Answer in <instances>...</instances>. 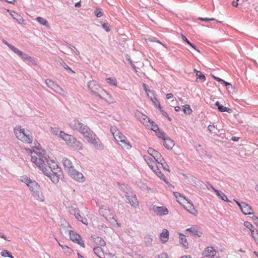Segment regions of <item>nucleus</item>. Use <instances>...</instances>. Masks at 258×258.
Masks as SVG:
<instances>
[{"label": "nucleus", "mask_w": 258, "mask_h": 258, "mask_svg": "<svg viewBox=\"0 0 258 258\" xmlns=\"http://www.w3.org/2000/svg\"><path fill=\"white\" fill-rule=\"evenodd\" d=\"M1 255L4 257H9L10 258H12L13 256L12 255L11 253L8 251V250H3L1 252Z\"/></svg>", "instance_id": "37998d69"}, {"label": "nucleus", "mask_w": 258, "mask_h": 258, "mask_svg": "<svg viewBox=\"0 0 258 258\" xmlns=\"http://www.w3.org/2000/svg\"><path fill=\"white\" fill-rule=\"evenodd\" d=\"M186 231L189 232L192 235H196L200 237L202 235V232L198 230L196 225H193L190 228L186 229Z\"/></svg>", "instance_id": "6ab92c4d"}, {"label": "nucleus", "mask_w": 258, "mask_h": 258, "mask_svg": "<svg viewBox=\"0 0 258 258\" xmlns=\"http://www.w3.org/2000/svg\"><path fill=\"white\" fill-rule=\"evenodd\" d=\"M143 87L145 90V91L146 92V93H147V96H148V97H150V95H149V93H151L152 95H154L153 94V93L152 91H151L149 88H148V86H147V85H146V84H143Z\"/></svg>", "instance_id": "603ef678"}, {"label": "nucleus", "mask_w": 258, "mask_h": 258, "mask_svg": "<svg viewBox=\"0 0 258 258\" xmlns=\"http://www.w3.org/2000/svg\"><path fill=\"white\" fill-rule=\"evenodd\" d=\"M45 84L47 86L51 89L54 87L56 83H55L53 81L51 80L50 79H46L45 80Z\"/></svg>", "instance_id": "09e8293b"}, {"label": "nucleus", "mask_w": 258, "mask_h": 258, "mask_svg": "<svg viewBox=\"0 0 258 258\" xmlns=\"http://www.w3.org/2000/svg\"><path fill=\"white\" fill-rule=\"evenodd\" d=\"M80 212V210L78 208L72 207L70 209V213L71 214L73 215L76 217L78 215V213Z\"/></svg>", "instance_id": "ea45409f"}, {"label": "nucleus", "mask_w": 258, "mask_h": 258, "mask_svg": "<svg viewBox=\"0 0 258 258\" xmlns=\"http://www.w3.org/2000/svg\"><path fill=\"white\" fill-rule=\"evenodd\" d=\"M106 82L109 83L110 85H112L113 86H117V81L114 78L109 77L106 79Z\"/></svg>", "instance_id": "e433bc0d"}, {"label": "nucleus", "mask_w": 258, "mask_h": 258, "mask_svg": "<svg viewBox=\"0 0 258 258\" xmlns=\"http://www.w3.org/2000/svg\"><path fill=\"white\" fill-rule=\"evenodd\" d=\"M158 138L162 139L163 140L164 138H165L166 137L165 136V133L161 130L158 129L157 131L155 132Z\"/></svg>", "instance_id": "4c0bfd02"}, {"label": "nucleus", "mask_w": 258, "mask_h": 258, "mask_svg": "<svg viewBox=\"0 0 258 258\" xmlns=\"http://www.w3.org/2000/svg\"><path fill=\"white\" fill-rule=\"evenodd\" d=\"M144 116L145 117H146L148 120V121L150 123V124L151 126V130L153 131L154 132H156L158 129H159L158 126L155 122H154L153 121L151 120L150 119V118L149 117H148L147 116L144 115Z\"/></svg>", "instance_id": "7c9ffc66"}, {"label": "nucleus", "mask_w": 258, "mask_h": 258, "mask_svg": "<svg viewBox=\"0 0 258 258\" xmlns=\"http://www.w3.org/2000/svg\"><path fill=\"white\" fill-rule=\"evenodd\" d=\"M94 14L97 18H100L103 16V13L101 9H96L94 11Z\"/></svg>", "instance_id": "5fc2aeb1"}, {"label": "nucleus", "mask_w": 258, "mask_h": 258, "mask_svg": "<svg viewBox=\"0 0 258 258\" xmlns=\"http://www.w3.org/2000/svg\"><path fill=\"white\" fill-rule=\"evenodd\" d=\"M149 41H151V42H157L158 43H159V44H161L165 48H167L166 46L164 44L162 43L160 40H158L157 38H156L155 37H153L152 38H150L149 39Z\"/></svg>", "instance_id": "bf43d9fd"}, {"label": "nucleus", "mask_w": 258, "mask_h": 258, "mask_svg": "<svg viewBox=\"0 0 258 258\" xmlns=\"http://www.w3.org/2000/svg\"><path fill=\"white\" fill-rule=\"evenodd\" d=\"M158 164H160L162 165V168L166 171L168 172H170V169L169 168V166L167 162H165L164 159H163V161H162L161 162H159Z\"/></svg>", "instance_id": "de8ad7c7"}, {"label": "nucleus", "mask_w": 258, "mask_h": 258, "mask_svg": "<svg viewBox=\"0 0 258 258\" xmlns=\"http://www.w3.org/2000/svg\"><path fill=\"white\" fill-rule=\"evenodd\" d=\"M150 100L154 103V105L157 106H159V104H160L157 98L156 97H150Z\"/></svg>", "instance_id": "052dcab7"}, {"label": "nucleus", "mask_w": 258, "mask_h": 258, "mask_svg": "<svg viewBox=\"0 0 258 258\" xmlns=\"http://www.w3.org/2000/svg\"><path fill=\"white\" fill-rule=\"evenodd\" d=\"M45 162H46L47 164H49V161L47 160L45 156H44L43 157H39V158H38L37 162H36L35 164L40 169L41 168L44 166Z\"/></svg>", "instance_id": "412c9836"}, {"label": "nucleus", "mask_w": 258, "mask_h": 258, "mask_svg": "<svg viewBox=\"0 0 258 258\" xmlns=\"http://www.w3.org/2000/svg\"><path fill=\"white\" fill-rule=\"evenodd\" d=\"M53 167L49 166V168H51V171L52 172L50 175H48V177L51 179V181L56 184L58 182L60 176L62 175V172L60 168L55 164L53 165Z\"/></svg>", "instance_id": "423d86ee"}, {"label": "nucleus", "mask_w": 258, "mask_h": 258, "mask_svg": "<svg viewBox=\"0 0 258 258\" xmlns=\"http://www.w3.org/2000/svg\"><path fill=\"white\" fill-rule=\"evenodd\" d=\"M117 137L118 138V141H119L120 142H124V140L126 138L125 136H124L120 132L118 133V135H117Z\"/></svg>", "instance_id": "4d7b16f0"}, {"label": "nucleus", "mask_w": 258, "mask_h": 258, "mask_svg": "<svg viewBox=\"0 0 258 258\" xmlns=\"http://www.w3.org/2000/svg\"><path fill=\"white\" fill-rule=\"evenodd\" d=\"M96 135V134L90 128H89L82 136L88 141Z\"/></svg>", "instance_id": "5701e85b"}, {"label": "nucleus", "mask_w": 258, "mask_h": 258, "mask_svg": "<svg viewBox=\"0 0 258 258\" xmlns=\"http://www.w3.org/2000/svg\"><path fill=\"white\" fill-rule=\"evenodd\" d=\"M17 55L23 60L27 61L29 65L33 66H36L37 65L36 61L32 57L23 52L20 50L19 51Z\"/></svg>", "instance_id": "6e6552de"}, {"label": "nucleus", "mask_w": 258, "mask_h": 258, "mask_svg": "<svg viewBox=\"0 0 258 258\" xmlns=\"http://www.w3.org/2000/svg\"><path fill=\"white\" fill-rule=\"evenodd\" d=\"M214 78L216 81L220 82L223 86L226 87V81L217 77H214Z\"/></svg>", "instance_id": "0e129e2a"}, {"label": "nucleus", "mask_w": 258, "mask_h": 258, "mask_svg": "<svg viewBox=\"0 0 258 258\" xmlns=\"http://www.w3.org/2000/svg\"><path fill=\"white\" fill-rule=\"evenodd\" d=\"M242 212L245 215H251L253 214L252 208L246 203H244L241 208Z\"/></svg>", "instance_id": "4be33fe9"}, {"label": "nucleus", "mask_w": 258, "mask_h": 258, "mask_svg": "<svg viewBox=\"0 0 258 258\" xmlns=\"http://www.w3.org/2000/svg\"><path fill=\"white\" fill-rule=\"evenodd\" d=\"M28 186L31 191L32 196L38 200L40 201H44V197L42 195L41 188L38 183L34 180L28 184Z\"/></svg>", "instance_id": "7ed1b4c3"}, {"label": "nucleus", "mask_w": 258, "mask_h": 258, "mask_svg": "<svg viewBox=\"0 0 258 258\" xmlns=\"http://www.w3.org/2000/svg\"><path fill=\"white\" fill-rule=\"evenodd\" d=\"M216 250L212 246H209L205 249L203 252V255L206 257H213L216 255Z\"/></svg>", "instance_id": "4468645a"}, {"label": "nucleus", "mask_w": 258, "mask_h": 258, "mask_svg": "<svg viewBox=\"0 0 258 258\" xmlns=\"http://www.w3.org/2000/svg\"><path fill=\"white\" fill-rule=\"evenodd\" d=\"M36 21L40 24H41V25H43V26H45L46 27H47L48 26L49 24H48V23L47 22V21L41 17H38L36 18Z\"/></svg>", "instance_id": "72a5a7b5"}, {"label": "nucleus", "mask_w": 258, "mask_h": 258, "mask_svg": "<svg viewBox=\"0 0 258 258\" xmlns=\"http://www.w3.org/2000/svg\"><path fill=\"white\" fill-rule=\"evenodd\" d=\"M61 66L67 71L68 73L75 74V72L70 67H69L66 62H63L61 63Z\"/></svg>", "instance_id": "a18cd8bd"}, {"label": "nucleus", "mask_w": 258, "mask_h": 258, "mask_svg": "<svg viewBox=\"0 0 258 258\" xmlns=\"http://www.w3.org/2000/svg\"><path fill=\"white\" fill-rule=\"evenodd\" d=\"M108 24L107 23H101V25H102V28L106 31V32H109L110 31V28H109V27L107 26Z\"/></svg>", "instance_id": "774afa93"}, {"label": "nucleus", "mask_w": 258, "mask_h": 258, "mask_svg": "<svg viewBox=\"0 0 258 258\" xmlns=\"http://www.w3.org/2000/svg\"><path fill=\"white\" fill-rule=\"evenodd\" d=\"M226 86L227 90L229 92V93L233 94V93L236 92V88L233 87L230 83H229L227 82Z\"/></svg>", "instance_id": "58836bf2"}, {"label": "nucleus", "mask_w": 258, "mask_h": 258, "mask_svg": "<svg viewBox=\"0 0 258 258\" xmlns=\"http://www.w3.org/2000/svg\"><path fill=\"white\" fill-rule=\"evenodd\" d=\"M69 174L72 178L78 182H83L85 181V178L83 174L75 169L72 170Z\"/></svg>", "instance_id": "9b49d317"}, {"label": "nucleus", "mask_w": 258, "mask_h": 258, "mask_svg": "<svg viewBox=\"0 0 258 258\" xmlns=\"http://www.w3.org/2000/svg\"><path fill=\"white\" fill-rule=\"evenodd\" d=\"M69 125L73 131L78 132L82 135L90 128L88 126L84 124L77 119H74L71 121Z\"/></svg>", "instance_id": "20e7f679"}, {"label": "nucleus", "mask_w": 258, "mask_h": 258, "mask_svg": "<svg viewBox=\"0 0 258 258\" xmlns=\"http://www.w3.org/2000/svg\"><path fill=\"white\" fill-rule=\"evenodd\" d=\"M75 218L77 219L78 221L82 222L84 225H88V222L87 219L85 217H84L83 214H81L80 212L78 213V215H77L75 217Z\"/></svg>", "instance_id": "cd10ccee"}, {"label": "nucleus", "mask_w": 258, "mask_h": 258, "mask_svg": "<svg viewBox=\"0 0 258 258\" xmlns=\"http://www.w3.org/2000/svg\"><path fill=\"white\" fill-rule=\"evenodd\" d=\"M169 232L166 229H164L160 234V240L163 243L167 242L168 240Z\"/></svg>", "instance_id": "393cba45"}, {"label": "nucleus", "mask_w": 258, "mask_h": 258, "mask_svg": "<svg viewBox=\"0 0 258 258\" xmlns=\"http://www.w3.org/2000/svg\"><path fill=\"white\" fill-rule=\"evenodd\" d=\"M227 112H228L229 113H232L233 116L234 117H236V116L237 115H238V114L237 113V111L235 109H231V108H227Z\"/></svg>", "instance_id": "6e6d98bb"}, {"label": "nucleus", "mask_w": 258, "mask_h": 258, "mask_svg": "<svg viewBox=\"0 0 258 258\" xmlns=\"http://www.w3.org/2000/svg\"><path fill=\"white\" fill-rule=\"evenodd\" d=\"M93 251L99 257L101 255V253L103 252V249L100 246H96L94 247Z\"/></svg>", "instance_id": "79ce46f5"}, {"label": "nucleus", "mask_w": 258, "mask_h": 258, "mask_svg": "<svg viewBox=\"0 0 258 258\" xmlns=\"http://www.w3.org/2000/svg\"><path fill=\"white\" fill-rule=\"evenodd\" d=\"M71 147L74 150H81L83 149V145L82 143L78 141L77 138L74 137Z\"/></svg>", "instance_id": "a211bd4d"}, {"label": "nucleus", "mask_w": 258, "mask_h": 258, "mask_svg": "<svg viewBox=\"0 0 258 258\" xmlns=\"http://www.w3.org/2000/svg\"><path fill=\"white\" fill-rule=\"evenodd\" d=\"M14 132L17 139L22 142L27 144H31L32 142L33 137L29 134V130L25 131L20 125H17L14 128Z\"/></svg>", "instance_id": "f257e3e1"}, {"label": "nucleus", "mask_w": 258, "mask_h": 258, "mask_svg": "<svg viewBox=\"0 0 258 258\" xmlns=\"http://www.w3.org/2000/svg\"><path fill=\"white\" fill-rule=\"evenodd\" d=\"M62 161L64 166V169L68 172V173H70L72 170L75 169L72 162L70 159L64 158H63Z\"/></svg>", "instance_id": "dca6fc26"}, {"label": "nucleus", "mask_w": 258, "mask_h": 258, "mask_svg": "<svg viewBox=\"0 0 258 258\" xmlns=\"http://www.w3.org/2000/svg\"><path fill=\"white\" fill-rule=\"evenodd\" d=\"M199 20H201L202 21H216V20L215 18H208L207 17H199L198 18Z\"/></svg>", "instance_id": "13d9d810"}, {"label": "nucleus", "mask_w": 258, "mask_h": 258, "mask_svg": "<svg viewBox=\"0 0 258 258\" xmlns=\"http://www.w3.org/2000/svg\"><path fill=\"white\" fill-rule=\"evenodd\" d=\"M52 89L56 93L59 94H61V93L64 91L63 89L56 84L55 85L54 87Z\"/></svg>", "instance_id": "8fccbe9b"}, {"label": "nucleus", "mask_w": 258, "mask_h": 258, "mask_svg": "<svg viewBox=\"0 0 258 258\" xmlns=\"http://www.w3.org/2000/svg\"><path fill=\"white\" fill-rule=\"evenodd\" d=\"M125 197L128 203L134 208L139 207V203L136 194L133 191L125 192Z\"/></svg>", "instance_id": "0eeeda50"}, {"label": "nucleus", "mask_w": 258, "mask_h": 258, "mask_svg": "<svg viewBox=\"0 0 258 258\" xmlns=\"http://www.w3.org/2000/svg\"><path fill=\"white\" fill-rule=\"evenodd\" d=\"M244 225L248 229H249L252 234V231H256L257 229L254 228L253 226L249 222L246 221L244 223Z\"/></svg>", "instance_id": "a19ab883"}, {"label": "nucleus", "mask_w": 258, "mask_h": 258, "mask_svg": "<svg viewBox=\"0 0 258 258\" xmlns=\"http://www.w3.org/2000/svg\"><path fill=\"white\" fill-rule=\"evenodd\" d=\"M88 87L89 89L92 92L95 96L101 98L100 94H99V91L101 90L102 94H106L108 95L107 92L102 89L98 83L94 80L90 81L88 83Z\"/></svg>", "instance_id": "39448f33"}, {"label": "nucleus", "mask_w": 258, "mask_h": 258, "mask_svg": "<svg viewBox=\"0 0 258 258\" xmlns=\"http://www.w3.org/2000/svg\"><path fill=\"white\" fill-rule=\"evenodd\" d=\"M153 210L157 215L161 216L168 214L169 211L166 207L164 206H156L153 207Z\"/></svg>", "instance_id": "f8f14e48"}, {"label": "nucleus", "mask_w": 258, "mask_h": 258, "mask_svg": "<svg viewBox=\"0 0 258 258\" xmlns=\"http://www.w3.org/2000/svg\"><path fill=\"white\" fill-rule=\"evenodd\" d=\"M179 238L180 240V242L182 244L183 246L185 248H188V244L187 242V239L185 237V236L183 234L179 233Z\"/></svg>", "instance_id": "bb28decb"}, {"label": "nucleus", "mask_w": 258, "mask_h": 258, "mask_svg": "<svg viewBox=\"0 0 258 258\" xmlns=\"http://www.w3.org/2000/svg\"><path fill=\"white\" fill-rule=\"evenodd\" d=\"M50 170L46 168V167L44 166L42 168L40 169V170L42 171V172L44 173V174L46 175L48 177V175H50L51 173V168H49Z\"/></svg>", "instance_id": "3c124183"}, {"label": "nucleus", "mask_w": 258, "mask_h": 258, "mask_svg": "<svg viewBox=\"0 0 258 258\" xmlns=\"http://www.w3.org/2000/svg\"><path fill=\"white\" fill-rule=\"evenodd\" d=\"M59 137L62 139L68 146H71L74 137L72 135L66 134L63 131H60L59 134Z\"/></svg>", "instance_id": "ddd939ff"}, {"label": "nucleus", "mask_w": 258, "mask_h": 258, "mask_svg": "<svg viewBox=\"0 0 258 258\" xmlns=\"http://www.w3.org/2000/svg\"><path fill=\"white\" fill-rule=\"evenodd\" d=\"M182 110L185 114H190L192 111L190 106L188 104L183 105L182 106Z\"/></svg>", "instance_id": "f704fd0d"}, {"label": "nucleus", "mask_w": 258, "mask_h": 258, "mask_svg": "<svg viewBox=\"0 0 258 258\" xmlns=\"http://www.w3.org/2000/svg\"><path fill=\"white\" fill-rule=\"evenodd\" d=\"M157 108L159 109V111L164 116H167V113L162 109V107L160 104H159V106H158Z\"/></svg>", "instance_id": "69168bd1"}, {"label": "nucleus", "mask_w": 258, "mask_h": 258, "mask_svg": "<svg viewBox=\"0 0 258 258\" xmlns=\"http://www.w3.org/2000/svg\"><path fill=\"white\" fill-rule=\"evenodd\" d=\"M143 158L150 169L160 178V179L164 181L166 184H169V182L167 180L166 177L162 174L153 160L146 155H144Z\"/></svg>", "instance_id": "f03ea898"}, {"label": "nucleus", "mask_w": 258, "mask_h": 258, "mask_svg": "<svg viewBox=\"0 0 258 258\" xmlns=\"http://www.w3.org/2000/svg\"><path fill=\"white\" fill-rule=\"evenodd\" d=\"M188 204H189L190 206L188 209H186V210L190 213L197 215L198 214L197 211L194 208V205L192 203L188 202Z\"/></svg>", "instance_id": "c9c22d12"}, {"label": "nucleus", "mask_w": 258, "mask_h": 258, "mask_svg": "<svg viewBox=\"0 0 258 258\" xmlns=\"http://www.w3.org/2000/svg\"><path fill=\"white\" fill-rule=\"evenodd\" d=\"M96 135V134L90 128H89L82 136L88 141Z\"/></svg>", "instance_id": "b1692460"}, {"label": "nucleus", "mask_w": 258, "mask_h": 258, "mask_svg": "<svg viewBox=\"0 0 258 258\" xmlns=\"http://www.w3.org/2000/svg\"><path fill=\"white\" fill-rule=\"evenodd\" d=\"M194 72L196 73V76L197 77L196 80L197 82H204L205 81H206L205 76L201 71H198L196 69H194Z\"/></svg>", "instance_id": "a878e982"}, {"label": "nucleus", "mask_w": 258, "mask_h": 258, "mask_svg": "<svg viewBox=\"0 0 258 258\" xmlns=\"http://www.w3.org/2000/svg\"><path fill=\"white\" fill-rule=\"evenodd\" d=\"M2 42L4 44L8 46V47L16 54H17L20 50L18 48L12 45L5 39H3Z\"/></svg>", "instance_id": "c85d7f7f"}, {"label": "nucleus", "mask_w": 258, "mask_h": 258, "mask_svg": "<svg viewBox=\"0 0 258 258\" xmlns=\"http://www.w3.org/2000/svg\"><path fill=\"white\" fill-rule=\"evenodd\" d=\"M211 186L212 188L215 191V192L216 193V195L218 197H220L222 200L226 201V196L222 191L218 190V189H216L215 188H214L213 187V186L212 185H211Z\"/></svg>", "instance_id": "473e14b6"}, {"label": "nucleus", "mask_w": 258, "mask_h": 258, "mask_svg": "<svg viewBox=\"0 0 258 258\" xmlns=\"http://www.w3.org/2000/svg\"><path fill=\"white\" fill-rule=\"evenodd\" d=\"M152 157L155 160L156 162H157L158 163L159 162L163 161L164 158L163 157L161 154L160 153L157 151H156V152H154V155L152 156Z\"/></svg>", "instance_id": "c756f323"}, {"label": "nucleus", "mask_w": 258, "mask_h": 258, "mask_svg": "<svg viewBox=\"0 0 258 258\" xmlns=\"http://www.w3.org/2000/svg\"><path fill=\"white\" fill-rule=\"evenodd\" d=\"M70 238L72 241L84 247L85 243L81 236L73 230H70Z\"/></svg>", "instance_id": "1a4fd4ad"}, {"label": "nucleus", "mask_w": 258, "mask_h": 258, "mask_svg": "<svg viewBox=\"0 0 258 258\" xmlns=\"http://www.w3.org/2000/svg\"><path fill=\"white\" fill-rule=\"evenodd\" d=\"M87 142L92 145L97 150H102L104 148V145L97 135L88 140Z\"/></svg>", "instance_id": "9d476101"}, {"label": "nucleus", "mask_w": 258, "mask_h": 258, "mask_svg": "<svg viewBox=\"0 0 258 258\" xmlns=\"http://www.w3.org/2000/svg\"><path fill=\"white\" fill-rule=\"evenodd\" d=\"M94 241L96 244L100 247L104 246L106 245V242L103 238L100 237H97L95 238Z\"/></svg>", "instance_id": "2f4dec72"}, {"label": "nucleus", "mask_w": 258, "mask_h": 258, "mask_svg": "<svg viewBox=\"0 0 258 258\" xmlns=\"http://www.w3.org/2000/svg\"><path fill=\"white\" fill-rule=\"evenodd\" d=\"M155 258H169L168 254L165 252H162L157 255Z\"/></svg>", "instance_id": "338daca9"}, {"label": "nucleus", "mask_w": 258, "mask_h": 258, "mask_svg": "<svg viewBox=\"0 0 258 258\" xmlns=\"http://www.w3.org/2000/svg\"><path fill=\"white\" fill-rule=\"evenodd\" d=\"M99 214L106 218V216L109 215H113V210L109 208H104L103 206L101 207L99 210Z\"/></svg>", "instance_id": "aec40b11"}, {"label": "nucleus", "mask_w": 258, "mask_h": 258, "mask_svg": "<svg viewBox=\"0 0 258 258\" xmlns=\"http://www.w3.org/2000/svg\"><path fill=\"white\" fill-rule=\"evenodd\" d=\"M215 106L217 107V109L220 112H225L226 111V107L221 105L219 102L217 101L215 104Z\"/></svg>", "instance_id": "c03bdc74"}, {"label": "nucleus", "mask_w": 258, "mask_h": 258, "mask_svg": "<svg viewBox=\"0 0 258 258\" xmlns=\"http://www.w3.org/2000/svg\"><path fill=\"white\" fill-rule=\"evenodd\" d=\"M252 237L254 239L255 242L258 244V231H252L251 234Z\"/></svg>", "instance_id": "864d4df0"}, {"label": "nucleus", "mask_w": 258, "mask_h": 258, "mask_svg": "<svg viewBox=\"0 0 258 258\" xmlns=\"http://www.w3.org/2000/svg\"><path fill=\"white\" fill-rule=\"evenodd\" d=\"M51 131L54 135H56V136L57 135L59 136V134H60V132L61 131H59L58 128L51 127Z\"/></svg>", "instance_id": "680f3d73"}, {"label": "nucleus", "mask_w": 258, "mask_h": 258, "mask_svg": "<svg viewBox=\"0 0 258 258\" xmlns=\"http://www.w3.org/2000/svg\"><path fill=\"white\" fill-rule=\"evenodd\" d=\"M7 12L9 13L10 15L12 17V18L17 21L19 24H22L24 23V20L21 15L9 9L7 10Z\"/></svg>", "instance_id": "2eb2a0df"}, {"label": "nucleus", "mask_w": 258, "mask_h": 258, "mask_svg": "<svg viewBox=\"0 0 258 258\" xmlns=\"http://www.w3.org/2000/svg\"><path fill=\"white\" fill-rule=\"evenodd\" d=\"M122 143L124 144V146L125 147L126 149L128 150L132 148V146L130 144V143L128 142L126 138L124 140V142H121Z\"/></svg>", "instance_id": "e2e57ef3"}, {"label": "nucleus", "mask_w": 258, "mask_h": 258, "mask_svg": "<svg viewBox=\"0 0 258 258\" xmlns=\"http://www.w3.org/2000/svg\"><path fill=\"white\" fill-rule=\"evenodd\" d=\"M21 178H22L21 181L23 182H24L25 183H26L27 186L32 181V179H31V178H30L26 175L23 176L21 177Z\"/></svg>", "instance_id": "49530a36"}, {"label": "nucleus", "mask_w": 258, "mask_h": 258, "mask_svg": "<svg viewBox=\"0 0 258 258\" xmlns=\"http://www.w3.org/2000/svg\"><path fill=\"white\" fill-rule=\"evenodd\" d=\"M163 145L167 150H171L174 146L173 140L168 137L164 138Z\"/></svg>", "instance_id": "f3484780"}]
</instances>
